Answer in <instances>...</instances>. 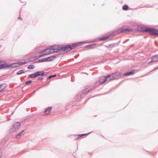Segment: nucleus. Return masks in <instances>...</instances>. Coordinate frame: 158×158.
<instances>
[{"label": "nucleus", "mask_w": 158, "mask_h": 158, "mask_svg": "<svg viewBox=\"0 0 158 158\" xmlns=\"http://www.w3.org/2000/svg\"><path fill=\"white\" fill-rule=\"evenodd\" d=\"M114 74H112L111 75H108L106 76L107 80L108 78H110V80H113L115 79V76Z\"/></svg>", "instance_id": "obj_13"}, {"label": "nucleus", "mask_w": 158, "mask_h": 158, "mask_svg": "<svg viewBox=\"0 0 158 158\" xmlns=\"http://www.w3.org/2000/svg\"><path fill=\"white\" fill-rule=\"evenodd\" d=\"M27 63V62H25L13 63L10 65H8V68H15L19 67L22 64H26Z\"/></svg>", "instance_id": "obj_6"}, {"label": "nucleus", "mask_w": 158, "mask_h": 158, "mask_svg": "<svg viewBox=\"0 0 158 158\" xmlns=\"http://www.w3.org/2000/svg\"><path fill=\"white\" fill-rule=\"evenodd\" d=\"M56 76V75L55 74L53 75H51L48 77V78H49V79H50L51 78H52V77H55Z\"/></svg>", "instance_id": "obj_26"}, {"label": "nucleus", "mask_w": 158, "mask_h": 158, "mask_svg": "<svg viewBox=\"0 0 158 158\" xmlns=\"http://www.w3.org/2000/svg\"><path fill=\"white\" fill-rule=\"evenodd\" d=\"M89 134V133H88L87 134H80V135H79L78 137L79 138L84 137L85 136Z\"/></svg>", "instance_id": "obj_21"}, {"label": "nucleus", "mask_w": 158, "mask_h": 158, "mask_svg": "<svg viewBox=\"0 0 158 158\" xmlns=\"http://www.w3.org/2000/svg\"><path fill=\"white\" fill-rule=\"evenodd\" d=\"M120 31H118V33H121L126 31H133V29L131 28H121L119 29Z\"/></svg>", "instance_id": "obj_10"}, {"label": "nucleus", "mask_w": 158, "mask_h": 158, "mask_svg": "<svg viewBox=\"0 0 158 158\" xmlns=\"http://www.w3.org/2000/svg\"><path fill=\"white\" fill-rule=\"evenodd\" d=\"M143 31L148 32L151 35H156L158 36V30H157L149 28H144Z\"/></svg>", "instance_id": "obj_4"}, {"label": "nucleus", "mask_w": 158, "mask_h": 158, "mask_svg": "<svg viewBox=\"0 0 158 158\" xmlns=\"http://www.w3.org/2000/svg\"><path fill=\"white\" fill-rule=\"evenodd\" d=\"M134 73V70H132L131 71L125 73L123 74V76H130L133 74Z\"/></svg>", "instance_id": "obj_14"}, {"label": "nucleus", "mask_w": 158, "mask_h": 158, "mask_svg": "<svg viewBox=\"0 0 158 158\" xmlns=\"http://www.w3.org/2000/svg\"><path fill=\"white\" fill-rule=\"evenodd\" d=\"M51 107H48L46 109L45 111V114H46L48 115L50 113L51 111Z\"/></svg>", "instance_id": "obj_15"}, {"label": "nucleus", "mask_w": 158, "mask_h": 158, "mask_svg": "<svg viewBox=\"0 0 158 158\" xmlns=\"http://www.w3.org/2000/svg\"><path fill=\"white\" fill-rule=\"evenodd\" d=\"M5 87L3 85H1L0 86V92L2 91L5 89Z\"/></svg>", "instance_id": "obj_19"}, {"label": "nucleus", "mask_w": 158, "mask_h": 158, "mask_svg": "<svg viewBox=\"0 0 158 158\" xmlns=\"http://www.w3.org/2000/svg\"><path fill=\"white\" fill-rule=\"evenodd\" d=\"M32 82V81L31 80L28 81L26 82V85H28L30 84H31Z\"/></svg>", "instance_id": "obj_25"}, {"label": "nucleus", "mask_w": 158, "mask_h": 158, "mask_svg": "<svg viewBox=\"0 0 158 158\" xmlns=\"http://www.w3.org/2000/svg\"><path fill=\"white\" fill-rule=\"evenodd\" d=\"M24 73L23 71V70H20L17 73V75H19L22 74Z\"/></svg>", "instance_id": "obj_22"}, {"label": "nucleus", "mask_w": 158, "mask_h": 158, "mask_svg": "<svg viewBox=\"0 0 158 158\" xmlns=\"http://www.w3.org/2000/svg\"><path fill=\"white\" fill-rule=\"evenodd\" d=\"M4 68H8V65L6 64H2L0 65V69Z\"/></svg>", "instance_id": "obj_18"}, {"label": "nucleus", "mask_w": 158, "mask_h": 158, "mask_svg": "<svg viewBox=\"0 0 158 158\" xmlns=\"http://www.w3.org/2000/svg\"><path fill=\"white\" fill-rule=\"evenodd\" d=\"M128 6L127 5H124L123 7V9L124 10H128Z\"/></svg>", "instance_id": "obj_20"}, {"label": "nucleus", "mask_w": 158, "mask_h": 158, "mask_svg": "<svg viewBox=\"0 0 158 158\" xmlns=\"http://www.w3.org/2000/svg\"><path fill=\"white\" fill-rule=\"evenodd\" d=\"M34 68V66L33 65H30L28 67V69H33Z\"/></svg>", "instance_id": "obj_23"}, {"label": "nucleus", "mask_w": 158, "mask_h": 158, "mask_svg": "<svg viewBox=\"0 0 158 158\" xmlns=\"http://www.w3.org/2000/svg\"><path fill=\"white\" fill-rule=\"evenodd\" d=\"M54 56H51L46 58L42 59L39 60L40 62H43L44 61H49L54 60L55 58Z\"/></svg>", "instance_id": "obj_8"}, {"label": "nucleus", "mask_w": 158, "mask_h": 158, "mask_svg": "<svg viewBox=\"0 0 158 158\" xmlns=\"http://www.w3.org/2000/svg\"><path fill=\"white\" fill-rule=\"evenodd\" d=\"M158 61V55H155L153 56L152 58V60L151 62H149V63L152 62H154Z\"/></svg>", "instance_id": "obj_12"}, {"label": "nucleus", "mask_w": 158, "mask_h": 158, "mask_svg": "<svg viewBox=\"0 0 158 158\" xmlns=\"http://www.w3.org/2000/svg\"><path fill=\"white\" fill-rule=\"evenodd\" d=\"M115 76V79H117L121 76V74L120 73H113Z\"/></svg>", "instance_id": "obj_16"}, {"label": "nucleus", "mask_w": 158, "mask_h": 158, "mask_svg": "<svg viewBox=\"0 0 158 158\" xmlns=\"http://www.w3.org/2000/svg\"><path fill=\"white\" fill-rule=\"evenodd\" d=\"M53 50H51L50 49V48L46 49L44 51L40 52L39 54V55L35 57V58L38 59L45 55H48L51 53H53Z\"/></svg>", "instance_id": "obj_3"}, {"label": "nucleus", "mask_w": 158, "mask_h": 158, "mask_svg": "<svg viewBox=\"0 0 158 158\" xmlns=\"http://www.w3.org/2000/svg\"><path fill=\"white\" fill-rule=\"evenodd\" d=\"M18 19L19 20H21L22 19H21V18L20 17H19L18 18Z\"/></svg>", "instance_id": "obj_28"}, {"label": "nucleus", "mask_w": 158, "mask_h": 158, "mask_svg": "<svg viewBox=\"0 0 158 158\" xmlns=\"http://www.w3.org/2000/svg\"><path fill=\"white\" fill-rule=\"evenodd\" d=\"M20 125V123H19L16 122L13 125V127L10 129V132H12L14 131H15L19 127Z\"/></svg>", "instance_id": "obj_7"}, {"label": "nucleus", "mask_w": 158, "mask_h": 158, "mask_svg": "<svg viewBox=\"0 0 158 158\" xmlns=\"http://www.w3.org/2000/svg\"><path fill=\"white\" fill-rule=\"evenodd\" d=\"M109 38V36L108 35H105L99 39V40H106Z\"/></svg>", "instance_id": "obj_17"}, {"label": "nucleus", "mask_w": 158, "mask_h": 158, "mask_svg": "<svg viewBox=\"0 0 158 158\" xmlns=\"http://www.w3.org/2000/svg\"><path fill=\"white\" fill-rule=\"evenodd\" d=\"M95 46V44H93L92 45H89L88 46H87V47H89L90 48H94Z\"/></svg>", "instance_id": "obj_24"}, {"label": "nucleus", "mask_w": 158, "mask_h": 158, "mask_svg": "<svg viewBox=\"0 0 158 158\" xmlns=\"http://www.w3.org/2000/svg\"><path fill=\"white\" fill-rule=\"evenodd\" d=\"M107 80L106 76L101 77L99 80V84H102Z\"/></svg>", "instance_id": "obj_11"}, {"label": "nucleus", "mask_w": 158, "mask_h": 158, "mask_svg": "<svg viewBox=\"0 0 158 158\" xmlns=\"http://www.w3.org/2000/svg\"><path fill=\"white\" fill-rule=\"evenodd\" d=\"M51 50H53V53L56 52L58 51H60L61 47H58V46L55 45L52 46L50 48Z\"/></svg>", "instance_id": "obj_9"}, {"label": "nucleus", "mask_w": 158, "mask_h": 158, "mask_svg": "<svg viewBox=\"0 0 158 158\" xmlns=\"http://www.w3.org/2000/svg\"><path fill=\"white\" fill-rule=\"evenodd\" d=\"M2 156V153L1 150H0V158H1Z\"/></svg>", "instance_id": "obj_27"}, {"label": "nucleus", "mask_w": 158, "mask_h": 158, "mask_svg": "<svg viewBox=\"0 0 158 158\" xmlns=\"http://www.w3.org/2000/svg\"><path fill=\"white\" fill-rule=\"evenodd\" d=\"M44 71H39L35 73L29 75L28 77L31 78H35L37 77L44 75Z\"/></svg>", "instance_id": "obj_5"}, {"label": "nucleus", "mask_w": 158, "mask_h": 158, "mask_svg": "<svg viewBox=\"0 0 158 158\" xmlns=\"http://www.w3.org/2000/svg\"><path fill=\"white\" fill-rule=\"evenodd\" d=\"M20 135V134H19V135H17V136H19V135Z\"/></svg>", "instance_id": "obj_29"}, {"label": "nucleus", "mask_w": 158, "mask_h": 158, "mask_svg": "<svg viewBox=\"0 0 158 158\" xmlns=\"http://www.w3.org/2000/svg\"><path fill=\"white\" fill-rule=\"evenodd\" d=\"M84 43H85V42H80L73 44L71 45L64 46L61 47L60 51L66 52L70 51L72 49L75 48L78 45Z\"/></svg>", "instance_id": "obj_1"}, {"label": "nucleus", "mask_w": 158, "mask_h": 158, "mask_svg": "<svg viewBox=\"0 0 158 158\" xmlns=\"http://www.w3.org/2000/svg\"><path fill=\"white\" fill-rule=\"evenodd\" d=\"M53 50H51L50 49V48L46 49L44 51L40 52L39 54V55L35 57V58L38 59L45 55H48L51 53H53Z\"/></svg>", "instance_id": "obj_2"}]
</instances>
